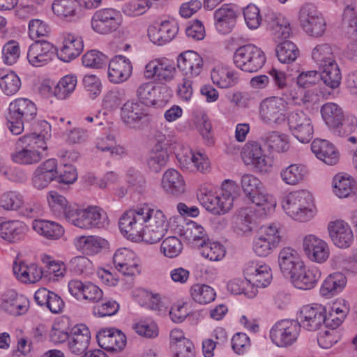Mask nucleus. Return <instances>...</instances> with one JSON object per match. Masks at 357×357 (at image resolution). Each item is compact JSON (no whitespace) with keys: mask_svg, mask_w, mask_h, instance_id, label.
<instances>
[{"mask_svg":"<svg viewBox=\"0 0 357 357\" xmlns=\"http://www.w3.org/2000/svg\"><path fill=\"white\" fill-rule=\"evenodd\" d=\"M33 132L20 137L17 141V150L11 158L15 163L31 165L38 163L47 154V140L51 137V126L42 120L33 124Z\"/></svg>","mask_w":357,"mask_h":357,"instance_id":"nucleus-1","label":"nucleus"},{"mask_svg":"<svg viewBox=\"0 0 357 357\" xmlns=\"http://www.w3.org/2000/svg\"><path fill=\"white\" fill-rule=\"evenodd\" d=\"M236 187L234 181L226 180L219 194L212 191L201 190L198 194V199L202 205L213 215H224L233 206L236 195L233 194L231 190Z\"/></svg>","mask_w":357,"mask_h":357,"instance_id":"nucleus-2","label":"nucleus"},{"mask_svg":"<svg viewBox=\"0 0 357 357\" xmlns=\"http://www.w3.org/2000/svg\"><path fill=\"white\" fill-rule=\"evenodd\" d=\"M7 117L8 127L14 135H20L24 130V124H31L37 114L36 105L26 98H18L9 105Z\"/></svg>","mask_w":357,"mask_h":357,"instance_id":"nucleus-3","label":"nucleus"},{"mask_svg":"<svg viewBox=\"0 0 357 357\" xmlns=\"http://www.w3.org/2000/svg\"><path fill=\"white\" fill-rule=\"evenodd\" d=\"M311 194L306 190L294 191L284 197L282 206L286 213L295 220L306 222L313 216Z\"/></svg>","mask_w":357,"mask_h":357,"instance_id":"nucleus-4","label":"nucleus"},{"mask_svg":"<svg viewBox=\"0 0 357 357\" xmlns=\"http://www.w3.org/2000/svg\"><path fill=\"white\" fill-rule=\"evenodd\" d=\"M234 63L241 70L248 73H256L266 63V57L264 52L252 44H247L239 47L234 52Z\"/></svg>","mask_w":357,"mask_h":357,"instance_id":"nucleus-5","label":"nucleus"},{"mask_svg":"<svg viewBox=\"0 0 357 357\" xmlns=\"http://www.w3.org/2000/svg\"><path fill=\"white\" fill-rule=\"evenodd\" d=\"M301 325L297 320L282 319L277 321L270 331L273 344L280 347L292 345L298 339Z\"/></svg>","mask_w":357,"mask_h":357,"instance_id":"nucleus-6","label":"nucleus"},{"mask_svg":"<svg viewBox=\"0 0 357 357\" xmlns=\"http://www.w3.org/2000/svg\"><path fill=\"white\" fill-rule=\"evenodd\" d=\"M261 234L253 241L252 250L259 257H266L275 249L281 241L279 229L271 224L261 227Z\"/></svg>","mask_w":357,"mask_h":357,"instance_id":"nucleus-7","label":"nucleus"},{"mask_svg":"<svg viewBox=\"0 0 357 357\" xmlns=\"http://www.w3.org/2000/svg\"><path fill=\"white\" fill-rule=\"evenodd\" d=\"M287 123L291 134L301 142L308 143L313 138V126L311 119L303 110L290 112Z\"/></svg>","mask_w":357,"mask_h":357,"instance_id":"nucleus-8","label":"nucleus"},{"mask_svg":"<svg viewBox=\"0 0 357 357\" xmlns=\"http://www.w3.org/2000/svg\"><path fill=\"white\" fill-rule=\"evenodd\" d=\"M144 206L126 211L120 218L119 225L121 233L130 239L141 238L144 225Z\"/></svg>","mask_w":357,"mask_h":357,"instance_id":"nucleus-9","label":"nucleus"},{"mask_svg":"<svg viewBox=\"0 0 357 357\" xmlns=\"http://www.w3.org/2000/svg\"><path fill=\"white\" fill-rule=\"evenodd\" d=\"M69 216L72 225L82 228L91 229L101 227L104 225L105 214L97 206H89L86 209H79L77 206L75 210L71 211Z\"/></svg>","mask_w":357,"mask_h":357,"instance_id":"nucleus-10","label":"nucleus"},{"mask_svg":"<svg viewBox=\"0 0 357 357\" xmlns=\"http://www.w3.org/2000/svg\"><path fill=\"white\" fill-rule=\"evenodd\" d=\"M120 24L119 13L113 8L96 10L91 21L92 29L100 34H108L115 31Z\"/></svg>","mask_w":357,"mask_h":357,"instance_id":"nucleus-11","label":"nucleus"},{"mask_svg":"<svg viewBox=\"0 0 357 357\" xmlns=\"http://www.w3.org/2000/svg\"><path fill=\"white\" fill-rule=\"evenodd\" d=\"M286 102L283 98L271 97L260 104V116L266 123L280 124L284 118Z\"/></svg>","mask_w":357,"mask_h":357,"instance_id":"nucleus-12","label":"nucleus"},{"mask_svg":"<svg viewBox=\"0 0 357 357\" xmlns=\"http://www.w3.org/2000/svg\"><path fill=\"white\" fill-rule=\"evenodd\" d=\"M303 249L310 261L319 264L325 262L330 255L328 244L313 234L307 235L304 238Z\"/></svg>","mask_w":357,"mask_h":357,"instance_id":"nucleus-13","label":"nucleus"},{"mask_svg":"<svg viewBox=\"0 0 357 357\" xmlns=\"http://www.w3.org/2000/svg\"><path fill=\"white\" fill-rule=\"evenodd\" d=\"M241 158L246 165H252L256 171L262 172L268 170V159L257 142L249 141L244 145Z\"/></svg>","mask_w":357,"mask_h":357,"instance_id":"nucleus-14","label":"nucleus"},{"mask_svg":"<svg viewBox=\"0 0 357 357\" xmlns=\"http://www.w3.org/2000/svg\"><path fill=\"white\" fill-rule=\"evenodd\" d=\"M98 345L110 352L121 351L126 344V337L120 330L105 328L96 335Z\"/></svg>","mask_w":357,"mask_h":357,"instance_id":"nucleus-15","label":"nucleus"},{"mask_svg":"<svg viewBox=\"0 0 357 357\" xmlns=\"http://www.w3.org/2000/svg\"><path fill=\"white\" fill-rule=\"evenodd\" d=\"M54 56V45L43 40L35 41L29 46L27 52L29 62L36 67L47 64Z\"/></svg>","mask_w":357,"mask_h":357,"instance_id":"nucleus-16","label":"nucleus"},{"mask_svg":"<svg viewBox=\"0 0 357 357\" xmlns=\"http://www.w3.org/2000/svg\"><path fill=\"white\" fill-rule=\"evenodd\" d=\"M326 308L321 305H306L301 310L299 318L301 326L310 331H316L326 321Z\"/></svg>","mask_w":357,"mask_h":357,"instance_id":"nucleus-17","label":"nucleus"},{"mask_svg":"<svg viewBox=\"0 0 357 357\" xmlns=\"http://www.w3.org/2000/svg\"><path fill=\"white\" fill-rule=\"evenodd\" d=\"M175 71V67L168 61L155 59L146 65L144 77L149 79L167 82L173 79Z\"/></svg>","mask_w":357,"mask_h":357,"instance_id":"nucleus-18","label":"nucleus"},{"mask_svg":"<svg viewBox=\"0 0 357 357\" xmlns=\"http://www.w3.org/2000/svg\"><path fill=\"white\" fill-rule=\"evenodd\" d=\"M177 67L184 77H196L203 68V59L194 51L181 53L177 58Z\"/></svg>","mask_w":357,"mask_h":357,"instance_id":"nucleus-19","label":"nucleus"},{"mask_svg":"<svg viewBox=\"0 0 357 357\" xmlns=\"http://www.w3.org/2000/svg\"><path fill=\"white\" fill-rule=\"evenodd\" d=\"M243 272L247 280L257 287H267L273 278L271 268L268 265L255 261H249Z\"/></svg>","mask_w":357,"mask_h":357,"instance_id":"nucleus-20","label":"nucleus"},{"mask_svg":"<svg viewBox=\"0 0 357 357\" xmlns=\"http://www.w3.org/2000/svg\"><path fill=\"white\" fill-rule=\"evenodd\" d=\"M132 66L128 59L118 55L109 63L108 77L111 82L119 84L126 81L132 73Z\"/></svg>","mask_w":357,"mask_h":357,"instance_id":"nucleus-21","label":"nucleus"},{"mask_svg":"<svg viewBox=\"0 0 357 357\" xmlns=\"http://www.w3.org/2000/svg\"><path fill=\"white\" fill-rule=\"evenodd\" d=\"M90 340L91 334L89 328L84 324L76 325L70 329L68 349L75 355L85 354Z\"/></svg>","mask_w":357,"mask_h":357,"instance_id":"nucleus-22","label":"nucleus"},{"mask_svg":"<svg viewBox=\"0 0 357 357\" xmlns=\"http://www.w3.org/2000/svg\"><path fill=\"white\" fill-rule=\"evenodd\" d=\"M328 229L335 246L340 248L350 247L354 240V235L347 223L343 220H336L330 223Z\"/></svg>","mask_w":357,"mask_h":357,"instance_id":"nucleus-23","label":"nucleus"},{"mask_svg":"<svg viewBox=\"0 0 357 357\" xmlns=\"http://www.w3.org/2000/svg\"><path fill=\"white\" fill-rule=\"evenodd\" d=\"M321 277V272L316 267L307 268L304 264L291 275L294 285L300 289L309 290L315 287Z\"/></svg>","mask_w":357,"mask_h":357,"instance_id":"nucleus-24","label":"nucleus"},{"mask_svg":"<svg viewBox=\"0 0 357 357\" xmlns=\"http://www.w3.org/2000/svg\"><path fill=\"white\" fill-rule=\"evenodd\" d=\"M236 13L234 6L224 4L214 13L215 26L218 32L222 34L229 33L236 21Z\"/></svg>","mask_w":357,"mask_h":357,"instance_id":"nucleus-25","label":"nucleus"},{"mask_svg":"<svg viewBox=\"0 0 357 357\" xmlns=\"http://www.w3.org/2000/svg\"><path fill=\"white\" fill-rule=\"evenodd\" d=\"M178 31V26L176 22L165 21L161 22L158 29L155 27L149 29L148 35L153 43L162 45L173 40Z\"/></svg>","mask_w":357,"mask_h":357,"instance_id":"nucleus-26","label":"nucleus"},{"mask_svg":"<svg viewBox=\"0 0 357 357\" xmlns=\"http://www.w3.org/2000/svg\"><path fill=\"white\" fill-rule=\"evenodd\" d=\"M84 48L82 38L73 33L65 35L63 45L57 52L59 59L64 62H69L77 57Z\"/></svg>","mask_w":357,"mask_h":357,"instance_id":"nucleus-27","label":"nucleus"},{"mask_svg":"<svg viewBox=\"0 0 357 357\" xmlns=\"http://www.w3.org/2000/svg\"><path fill=\"white\" fill-rule=\"evenodd\" d=\"M280 271L284 275H294L304 264L299 258L296 250L291 248H284L278 255Z\"/></svg>","mask_w":357,"mask_h":357,"instance_id":"nucleus-28","label":"nucleus"},{"mask_svg":"<svg viewBox=\"0 0 357 357\" xmlns=\"http://www.w3.org/2000/svg\"><path fill=\"white\" fill-rule=\"evenodd\" d=\"M165 91H167L165 87L156 86L153 83L146 82L137 88L136 95L142 104L152 106L163 101L161 94Z\"/></svg>","mask_w":357,"mask_h":357,"instance_id":"nucleus-29","label":"nucleus"},{"mask_svg":"<svg viewBox=\"0 0 357 357\" xmlns=\"http://www.w3.org/2000/svg\"><path fill=\"white\" fill-rule=\"evenodd\" d=\"M269 28L277 43L286 40L291 33L289 20L281 14L270 13L266 16Z\"/></svg>","mask_w":357,"mask_h":357,"instance_id":"nucleus-30","label":"nucleus"},{"mask_svg":"<svg viewBox=\"0 0 357 357\" xmlns=\"http://www.w3.org/2000/svg\"><path fill=\"white\" fill-rule=\"evenodd\" d=\"M311 149L317 158L328 165H333L338 161L339 154L328 141L314 139L311 144Z\"/></svg>","mask_w":357,"mask_h":357,"instance_id":"nucleus-31","label":"nucleus"},{"mask_svg":"<svg viewBox=\"0 0 357 357\" xmlns=\"http://www.w3.org/2000/svg\"><path fill=\"white\" fill-rule=\"evenodd\" d=\"M47 199L51 211L57 217H63L68 222L71 211L75 210L76 205L70 204L65 197L56 191H50L47 195Z\"/></svg>","mask_w":357,"mask_h":357,"instance_id":"nucleus-32","label":"nucleus"},{"mask_svg":"<svg viewBox=\"0 0 357 357\" xmlns=\"http://www.w3.org/2000/svg\"><path fill=\"white\" fill-rule=\"evenodd\" d=\"M27 227L22 222L9 220L0 224V236L9 243H17L24 238Z\"/></svg>","mask_w":357,"mask_h":357,"instance_id":"nucleus-33","label":"nucleus"},{"mask_svg":"<svg viewBox=\"0 0 357 357\" xmlns=\"http://www.w3.org/2000/svg\"><path fill=\"white\" fill-rule=\"evenodd\" d=\"M162 187L167 194L178 196L185 192V184L183 176L177 170L169 169L163 174Z\"/></svg>","mask_w":357,"mask_h":357,"instance_id":"nucleus-34","label":"nucleus"},{"mask_svg":"<svg viewBox=\"0 0 357 357\" xmlns=\"http://www.w3.org/2000/svg\"><path fill=\"white\" fill-rule=\"evenodd\" d=\"M121 117L129 128H136L146 113L139 103L128 101L121 107Z\"/></svg>","mask_w":357,"mask_h":357,"instance_id":"nucleus-35","label":"nucleus"},{"mask_svg":"<svg viewBox=\"0 0 357 357\" xmlns=\"http://www.w3.org/2000/svg\"><path fill=\"white\" fill-rule=\"evenodd\" d=\"M321 114L326 124L331 128L337 130L343 125L344 112L336 103L327 102L322 105Z\"/></svg>","mask_w":357,"mask_h":357,"instance_id":"nucleus-36","label":"nucleus"},{"mask_svg":"<svg viewBox=\"0 0 357 357\" xmlns=\"http://www.w3.org/2000/svg\"><path fill=\"white\" fill-rule=\"evenodd\" d=\"M347 283L345 275L340 272H335L330 274L324 281L320 294L326 298H331L339 292L344 287Z\"/></svg>","mask_w":357,"mask_h":357,"instance_id":"nucleus-37","label":"nucleus"},{"mask_svg":"<svg viewBox=\"0 0 357 357\" xmlns=\"http://www.w3.org/2000/svg\"><path fill=\"white\" fill-rule=\"evenodd\" d=\"M32 227L38 234L48 239H59L64 234L62 226L52 221L34 220Z\"/></svg>","mask_w":357,"mask_h":357,"instance_id":"nucleus-38","label":"nucleus"},{"mask_svg":"<svg viewBox=\"0 0 357 357\" xmlns=\"http://www.w3.org/2000/svg\"><path fill=\"white\" fill-rule=\"evenodd\" d=\"M52 9L58 17L67 18L78 15L80 4L77 0H54Z\"/></svg>","mask_w":357,"mask_h":357,"instance_id":"nucleus-39","label":"nucleus"},{"mask_svg":"<svg viewBox=\"0 0 357 357\" xmlns=\"http://www.w3.org/2000/svg\"><path fill=\"white\" fill-rule=\"evenodd\" d=\"M29 301L22 296H18L15 292H10V294L6 298L2 307L8 313L13 315H20L27 311Z\"/></svg>","mask_w":357,"mask_h":357,"instance_id":"nucleus-40","label":"nucleus"},{"mask_svg":"<svg viewBox=\"0 0 357 357\" xmlns=\"http://www.w3.org/2000/svg\"><path fill=\"white\" fill-rule=\"evenodd\" d=\"M307 174L305 166L291 164L280 172L282 180L287 185H294L300 183Z\"/></svg>","mask_w":357,"mask_h":357,"instance_id":"nucleus-41","label":"nucleus"},{"mask_svg":"<svg viewBox=\"0 0 357 357\" xmlns=\"http://www.w3.org/2000/svg\"><path fill=\"white\" fill-rule=\"evenodd\" d=\"M321 72L319 73L320 79L331 89L337 88L342 79V75L338 65L333 63L332 65L327 64L326 66L319 68Z\"/></svg>","mask_w":357,"mask_h":357,"instance_id":"nucleus-42","label":"nucleus"},{"mask_svg":"<svg viewBox=\"0 0 357 357\" xmlns=\"http://www.w3.org/2000/svg\"><path fill=\"white\" fill-rule=\"evenodd\" d=\"M312 58L319 68L336 63L333 49L328 43L317 45L312 50Z\"/></svg>","mask_w":357,"mask_h":357,"instance_id":"nucleus-43","label":"nucleus"},{"mask_svg":"<svg viewBox=\"0 0 357 357\" xmlns=\"http://www.w3.org/2000/svg\"><path fill=\"white\" fill-rule=\"evenodd\" d=\"M275 53L281 63H290L296 59L299 50L294 43L284 40L279 42L275 48Z\"/></svg>","mask_w":357,"mask_h":357,"instance_id":"nucleus-44","label":"nucleus"},{"mask_svg":"<svg viewBox=\"0 0 357 357\" xmlns=\"http://www.w3.org/2000/svg\"><path fill=\"white\" fill-rule=\"evenodd\" d=\"M169 155L167 150L157 145L150 153L147 159L148 167L152 172H159L165 167Z\"/></svg>","mask_w":357,"mask_h":357,"instance_id":"nucleus-45","label":"nucleus"},{"mask_svg":"<svg viewBox=\"0 0 357 357\" xmlns=\"http://www.w3.org/2000/svg\"><path fill=\"white\" fill-rule=\"evenodd\" d=\"M269 75L275 86L283 91V95L289 96L293 99L296 98V93L292 89L291 79L286 76L284 72L273 68L269 71Z\"/></svg>","mask_w":357,"mask_h":357,"instance_id":"nucleus-46","label":"nucleus"},{"mask_svg":"<svg viewBox=\"0 0 357 357\" xmlns=\"http://www.w3.org/2000/svg\"><path fill=\"white\" fill-rule=\"evenodd\" d=\"M77 84V77L73 74L63 77L53 91L54 95L59 99L66 98L75 89Z\"/></svg>","mask_w":357,"mask_h":357,"instance_id":"nucleus-47","label":"nucleus"},{"mask_svg":"<svg viewBox=\"0 0 357 357\" xmlns=\"http://www.w3.org/2000/svg\"><path fill=\"white\" fill-rule=\"evenodd\" d=\"M193 300L200 304H206L215 298V292L213 288L206 284H195L190 289Z\"/></svg>","mask_w":357,"mask_h":357,"instance_id":"nucleus-48","label":"nucleus"},{"mask_svg":"<svg viewBox=\"0 0 357 357\" xmlns=\"http://www.w3.org/2000/svg\"><path fill=\"white\" fill-rule=\"evenodd\" d=\"M334 193L340 198L347 197L352 192L354 181L349 177L337 174L333 180Z\"/></svg>","mask_w":357,"mask_h":357,"instance_id":"nucleus-49","label":"nucleus"},{"mask_svg":"<svg viewBox=\"0 0 357 357\" xmlns=\"http://www.w3.org/2000/svg\"><path fill=\"white\" fill-rule=\"evenodd\" d=\"M202 246L201 255L211 261H219L222 259L225 255L224 246L218 242H208L205 241L200 244Z\"/></svg>","mask_w":357,"mask_h":357,"instance_id":"nucleus-50","label":"nucleus"},{"mask_svg":"<svg viewBox=\"0 0 357 357\" xmlns=\"http://www.w3.org/2000/svg\"><path fill=\"white\" fill-rule=\"evenodd\" d=\"M261 139L270 149L275 150L277 152H284L289 148L285 136L275 131L265 133L261 137Z\"/></svg>","mask_w":357,"mask_h":357,"instance_id":"nucleus-51","label":"nucleus"},{"mask_svg":"<svg viewBox=\"0 0 357 357\" xmlns=\"http://www.w3.org/2000/svg\"><path fill=\"white\" fill-rule=\"evenodd\" d=\"M105 243L104 239L93 236H79L77 239V246L90 254L100 252Z\"/></svg>","mask_w":357,"mask_h":357,"instance_id":"nucleus-52","label":"nucleus"},{"mask_svg":"<svg viewBox=\"0 0 357 357\" xmlns=\"http://www.w3.org/2000/svg\"><path fill=\"white\" fill-rule=\"evenodd\" d=\"M168 227L165 226H152L150 225H144L143 233L141 238L143 241L150 244H153L160 241L165 235Z\"/></svg>","mask_w":357,"mask_h":357,"instance_id":"nucleus-53","label":"nucleus"},{"mask_svg":"<svg viewBox=\"0 0 357 357\" xmlns=\"http://www.w3.org/2000/svg\"><path fill=\"white\" fill-rule=\"evenodd\" d=\"M132 255V252L126 248L119 249L114 255L113 262L115 267L124 275L131 274L128 271L132 266L130 261Z\"/></svg>","mask_w":357,"mask_h":357,"instance_id":"nucleus-54","label":"nucleus"},{"mask_svg":"<svg viewBox=\"0 0 357 357\" xmlns=\"http://www.w3.org/2000/svg\"><path fill=\"white\" fill-rule=\"evenodd\" d=\"M0 87L7 96L15 94L21 87V80L14 72H10L1 77Z\"/></svg>","mask_w":357,"mask_h":357,"instance_id":"nucleus-55","label":"nucleus"},{"mask_svg":"<svg viewBox=\"0 0 357 357\" xmlns=\"http://www.w3.org/2000/svg\"><path fill=\"white\" fill-rule=\"evenodd\" d=\"M183 249L181 241L176 236H169L162 243L160 250L164 255L169 258L177 257Z\"/></svg>","mask_w":357,"mask_h":357,"instance_id":"nucleus-56","label":"nucleus"},{"mask_svg":"<svg viewBox=\"0 0 357 357\" xmlns=\"http://www.w3.org/2000/svg\"><path fill=\"white\" fill-rule=\"evenodd\" d=\"M241 185L246 197L259 193V190L263 188L261 181L256 176L250 174L242 176Z\"/></svg>","mask_w":357,"mask_h":357,"instance_id":"nucleus-57","label":"nucleus"},{"mask_svg":"<svg viewBox=\"0 0 357 357\" xmlns=\"http://www.w3.org/2000/svg\"><path fill=\"white\" fill-rule=\"evenodd\" d=\"M107 63V56L97 50L89 51L82 56V63L86 67L101 68Z\"/></svg>","mask_w":357,"mask_h":357,"instance_id":"nucleus-58","label":"nucleus"},{"mask_svg":"<svg viewBox=\"0 0 357 357\" xmlns=\"http://www.w3.org/2000/svg\"><path fill=\"white\" fill-rule=\"evenodd\" d=\"M254 220V211L250 207L241 208L236 215V224L243 231H251Z\"/></svg>","mask_w":357,"mask_h":357,"instance_id":"nucleus-59","label":"nucleus"},{"mask_svg":"<svg viewBox=\"0 0 357 357\" xmlns=\"http://www.w3.org/2000/svg\"><path fill=\"white\" fill-rule=\"evenodd\" d=\"M20 50L17 42L10 40L3 47L2 58L5 63L13 65L20 57Z\"/></svg>","mask_w":357,"mask_h":357,"instance_id":"nucleus-60","label":"nucleus"},{"mask_svg":"<svg viewBox=\"0 0 357 357\" xmlns=\"http://www.w3.org/2000/svg\"><path fill=\"white\" fill-rule=\"evenodd\" d=\"M144 225H150L152 226H165L168 227L166 218L160 210L152 209L148 206H144Z\"/></svg>","mask_w":357,"mask_h":357,"instance_id":"nucleus-61","label":"nucleus"},{"mask_svg":"<svg viewBox=\"0 0 357 357\" xmlns=\"http://www.w3.org/2000/svg\"><path fill=\"white\" fill-rule=\"evenodd\" d=\"M171 349L174 352V357H195L194 345L188 339L171 343Z\"/></svg>","mask_w":357,"mask_h":357,"instance_id":"nucleus-62","label":"nucleus"},{"mask_svg":"<svg viewBox=\"0 0 357 357\" xmlns=\"http://www.w3.org/2000/svg\"><path fill=\"white\" fill-rule=\"evenodd\" d=\"M22 197L15 192H8L1 195L0 204L6 210L15 211L21 207Z\"/></svg>","mask_w":357,"mask_h":357,"instance_id":"nucleus-63","label":"nucleus"},{"mask_svg":"<svg viewBox=\"0 0 357 357\" xmlns=\"http://www.w3.org/2000/svg\"><path fill=\"white\" fill-rule=\"evenodd\" d=\"M82 84L91 99H95L100 93L101 82L96 76L85 75L82 80Z\"/></svg>","mask_w":357,"mask_h":357,"instance_id":"nucleus-64","label":"nucleus"}]
</instances>
